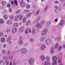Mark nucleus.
<instances>
[{
	"label": "nucleus",
	"mask_w": 65,
	"mask_h": 65,
	"mask_svg": "<svg viewBox=\"0 0 65 65\" xmlns=\"http://www.w3.org/2000/svg\"><path fill=\"white\" fill-rule=\"evenodd\" d=\"M52 59L54 62H53L52 65H57V57L56 56H54L53 57Z\"/></svg>",
	"instance_id": "f257e3e1"
},
{
	"label": "nucleus",
	"mask_w": 65,
	"mask_h": 65,
	"mask_svg": "<svg viewBox=\"0 0 65 65\" xmlns=\"http://www.w3.org/2000/svg\"><path fill=\"white\" fill-rule=\"evenodd\" d=\"M36 27H37L39 29L41 27V25L39 23H36L35 25Z\"/></svg>",
	"instance_id": "f03ea898"
},
{
	"label": "nucleus",
	"mask_w": 65,
	"mask_h": 65,
	"mask_svg": "<svg viewBox=\"0 0 65 65\" xmlns=\"http://www.w3.org/2000/svg\"><path fill=\"white\" fill-rule=\"evenodd\" d=\"M47 29H44V30L41 33V34L42 35H45L46 33V31H47Z\"/></svg>",
	"instance_id": "7ed1b4c3"
},
{
	"label": "nucleus",
	"mask_w": 65,
	"mask_h": 65,
	"mask_svg": "<svg viewBox=\"0 0 65 65\" xmlns=\"http://www.w3.org/2000/svg\"><path fill=\"white\" fill-rule=\"evenodd\" d=\"M20 4H21V6L22 7H24L25 6V4L24 3L23 0H21V2H20Z\"/></svg>",
	"instance_id": "20e7f679"
},
{
	"label": "nucleus",
	"mask_w": 65,
	"mask_h": 65,
	"mask_svg": "<svg viewBox=\"0 0 65 65\" xmlns=\"http://www.w3.org/2000/svg\"><path fill=\"white\" fill-rule=\"evenodd\" d=\"M17 31V29L16 27H14L12 30V32L13 33H15Z\"/></svg>",
	"instance_id": "39448f33"
},
{
	"label": "nucleus",
	"mask_w": 65,
	"mask_h": 65,
	"mask_svg": "<svg viewBox=\"0 0 65 65\" xmlns=\"http://www.w3.org/2000/svg\"><path fill=\"white\" fill-rule=\"evenodd\" d=\"M51 42V40L49 39H47L46 41V43L47 45L49 44Z\"/></svg>",
	"instance_id": "423d86ee"
},
{
	"label": "nucleus",
	"mask_w": 65,
	"mask_h": 65,
	"mask_svg": "<svg viewBox=\"0 0 65 65\" xmlns=\"http://www.w3.org/2000/svg\"><path fill=\"white\" fill-rule=\"evenodd\" d=\"M12 26L14 27H17L19 26V24L17 23H14L13 24Z\"/></svg>",
	"instance_id": "0eeeda50"
},
{
	"label": "nucleus",
	"mask_w": 65,
	"mask_h": 65,
	"mask_svg": "<svg viewBox=\"0 0 65 65\" xmlns=\"http://www.w3.org/2000/svg\"><path fill=\"white\" fill-rule=\"evenodd\" d=\"M24 29V27L23 26L21 27L19 29V32H23Z\"/></svg>",
	"instance_id": "6e6552de"
},
{
	"label": "nucleus",
	"mask_w": 65,
	"mask_h": 65,
	"mask_svg": "<svg viewBox=\"0 0 65 65\" xmlns=\"http://www.w3.org/2000/svg\"><path fill=\"white\" fill-rule=\"evenodd\" d=\"M34 60V59H30L29 60V63L31 65L32 64V62Z\"/></svg>",
	"instance_id": "1a4fd4ad"
},
{
	"label": "nucleus",
	"mask_w": 65,
	"mask_h": 65,
	"mask_svg": "<svg viewBox=\"0 0 65 65\" xmlns=\"http://www.w3.org/2000/svg\"><path fill=\"white\" fill-rule=\"evenodd\" d=\"M23 42L22 40H19L18 42V44L19 45H21L23 44Z\"/></svg>",
	"instance_id": "9d476101"
},
{
	"label": "nucleus",
	"mask_w": 65,
	"mask_h": 65,
	"mask_svg": "<svg viewBox=\"0 0 65 65\" xmlns=\"http://www.w3.org/2000/svg\"><path fill=\"white\" fill-rule=\"evenodd\" d=\"M19 20V17H18V15H17L14 18V20L15 21H18Z\"/></svg>",
	"instance_id": "9b49d317"
},
{
	"label": "nucleus",
	"mask_w": 65,
	"mask_h": 65,
	"mask_svg": "<svg viewBox=\"0 0 65 65\" xmlns=\"http://www.w3.org/2000/svg\"><path fill=\"white\" fill-rule=\"evenodd\" d=\"M18 17L19 18V19L20 20H21L23 18V16L21 14H19V15H17Z\"/></svg>",
	"instance_id": "f8f14e48"
},
{
	"label": "nucleus",
	"mask_w": 65,
	"mask_h": 65,
	"mask_svg": "<svg viewBox=\"0 0 65 65\" xmlns=\"http://www.w3.org/2000/svg\"><path fill=\"white\" fill-rule=\"evenodd\" d=\"M12 23V21L11 20H8L7 22V23L9 25H11Z\"/></svg>",
	"instance_id": "ddd939ff"
},
{
	"label": "nucleus",
	"mask_w": 65,
	"mask_h": 65,
	"mask_svg": "<svg viewBox=\"0 0 65 65\" xmlns=\"http://www.w3.org/2000/svg\"><path fill=\"white\" fill-rule=\"evenodd\" d=\"M22 52L23 54H25L26 53V52H27L26 49H25V48L23 49L22 50Z\"/></svg>",
	"instance_id": "4468645a"
},
{
	"label": "nucleus",
	"mask_w": 65,
	"mask_h": 65,
	"mask_svg": "<svg viewBox=\"0 0 65 65\" xmlns=\"http://www.w3.org/2000/svg\"><path fill=\"white\" fill-rule=\"evenodd\" d=\"M4 61L2 60H0V65H4Z\"/></svg>",
	"instance_id": "2eb2a0df"
},
{
	"label": "nucleus",
	"mask_w": 65,
	"mask_h": 65,
	"mask_svg": "<svg viewBox=\"0 0 65 65\" xmlns=\"http://www.w3.org/2000/svg\"><path fill=\"white\" fill-rule=\"evenodd\" d=\"M31 15V13H28L27 15H26V16L27 18H28L30 17Z\"/></svg>",
	"instance_id": "dca6fc26"
},
{
	"label": "nucleus",
	"mask_w": 65,
	"mask_h": 65,
	"mask_svg": "<svg viewBox=\"0 0 65 65\" xmlns=\"http://www.w3.org/2000/svg\"><path fill=\"white\" fill-rule=\"evenodd\" d=\"M45 47V45L43 44L41 46V50H43Z\"/></svg>",
	"instance_id": "f3484780"
},
{
	"label": "nucleus",
	"mask_w": 65,
	"mask_h": 65,
	"mask_svg": "<svg viewBox=\"0 0 65 65\" xmlns=\"http://www.w3.org/2000/svg\"><path fill=\"white\" fill-rule=\"evenodd\" d=\"M60 10L59 9H55V12L57 13H58L60 12Z\"/></svg>",
	"instance_id": "a211bd4d"
},
{
	"label": "nucleus",
	"mask_w": 65,
	"mask_h": 65,
	"mask_svg": "<svg viewBox=\"0 0 65 65\" xmlns=\"http://www.w3.org/2000/svg\"><path fill=\"white\" fill-rule=\"evenodd\" d=\"M5 38L3 37L1 38V41L3 43H4L5 42Z\"/></svg>",
	"instance_id": "6ab92c4d"
},
{
	"label": "nucleus",
	"mask_w": 65,
	"mask_h": 65,
	"mask_svg": "<svg viewBox=\"0 0 65 65\" xmlns=\"http://www.w3.org/2000/svg\"><path fill=\"white\" fill-rule=\"evenodd\" d=\"M51 63L50 62H48L46 61L44 64V65H51Z\"/></svg>",
	"instance_id": "aec40b11"
},
{
	"label": "nucleus",
	"mask_w": 65,
	"mask_h": 65,
	"mask_svg": "<svg viewBox=\"0 0 65 65\" xmlns=\"http://www.w3.org/2000/svg\"><path fill=\"white\" fill-rule=\"evenodd\" d=\"M32 33L34 35L36 34V30L35 29H33L32 30Z\"/></svg>",
	"instance_id": "412c9836"
},
{
	"label": "nucleus",
	"mask_w": 65,
	"mask_h": 65,
	"mask_svg": "<svg viewBox=\"0 0 65 65\" xmlns=\"http://www.w3.org/2000/svg\"><path fill=\"white\" fill-rule=\"evenodd\" d=\"M3 59L7 61L8 59V58L7 56H4Z\"/></svg>",
	"instance_id": "4be33fe9"
},
{
	"label": "nucleus",
	"mask_w": 65,
	"mask_h": 65,
	"mask_svg": "<svg viewBox=\"0 0 65 65\" xmlns=\"http://www.w3.org/2000/svg\"><path fill=\"white\" fill-rule=\"evenodd\" d=\"M29 28H27L25 30V33L26 34H28L29 32Z\"/></svg>",
	"instance_id": "5701e85b"
},
{
	"label": "nucleus",
	"mask_w": 65,
	"mask_h": 65,
	"mask_svg": "<svg viewBox=\"0 0 65 65\" xmlns=\"http://www.w3.org/2000/svg\"><path fill=\"white\" fill-rule=\"evenodd\" d=\"M30 24V21H28L26 22V26H28Z\"/></svg>",
	"instance_id": "b1692460"
},
{
	"label": "nucleus",
	"mask_w": 65,
	"mask_h": 65,
	"mask_svg": "<svg viewBox=\"0 0 65 65\" xmlns=\"http://www.w3.org/2000/svg\"><path fill=\"white\" fill-rule=\"evenodd\" d=\"M64 20H62L60 22V26H61V25H62L63 24H64Z\"/></svg>",
	"instance_id": "393cba45"
},
{
	"label": "nucleus",
	"mask_w": 65,
	"mask_h": 65,
	"mask_svg": "<svg viewBox=\"0 0 65 65\" xmlns=\"http://www.w3.org/2000/svg\"><path fill=\"white\" fill-rule=\"evenodd\" d=\"M8 16L7 15L5 14L4 15V19L6 20L8 19Z\"/></svg>",
	"instance_id": "a878e982"
},
{
	"label": "nucleus",
	"mask_w": 65,
	"mask_h": 65,
	"mask_svg": "<svg viewBox=\"0 0 65 65\" xmlns=\"http://www.w3.org/2000/svg\"><path fill=\"white\" fill-rule=\"evenodd\" d=\"M51 53H53L54 52V48H51Z\"/></svg>",
	"instance_id": "bb28decb"
},
{
	"label": "nucleus",
	"mask_w": 65,
	"mask_h": 65,
	"mask_svg": "<svg viewBox=\"0 0 65 65\" xmlns=\"http://www.w3.org/2000/svg\"><path fill=\"white\" fill-rule=\"evenodd\" d=\"M2 5L4 6H5L6 5V2L4 1H2Z\"/></svg>",
	"instance_id": "cd10ccee"
},
{
	"label": "nucleus",
	"mask_w": 65,
	"mask_h": 65,
	"mask_svg": "<svg viewBox=\"0 0 65 65\" xmlns=\"http://www.w3.org/2000/svg\"><path fill=\"white\" fill-rule=\"evenodd\" d=\"M9 18L10 20H12L14 18V16L12 15H11L9 17Z\"/></svg>",
	"instance_id": "c85d7f7f"
},
{
	"label": "nucleus",
	"mask_w": 65,
	"mask_h": 65,
	"mask_svg": "<svg viewBox=\"0 0 65 65\" xmlns=\"http://www.w3.org/2000/svg\"><path fill=\"white\" fill-rule=\"evenodd\" d=\"M2 19H0V23L3 24L4 22V21L3 20H2Z\"/></svg>",
	"instance_id": "c756f323"
},
{
	"label": "nucleus",
	"mask_w": 65,
	"mask_h": 65,
	"mask_svg": "<svg viewBox=\"0 0 65 65\" xmlns=\"http://www.w3.org/2000/svg\"><path fill=\"white\" fill-rule=\"evenodd\" d=\"M59 45L58 43H56L55 45V48H57L58 47Z\"/></svg>",
	"instance_id": "7c9ffc66"
},
{
	"label": "nucleus",
	"mask_w": 65,
	"mask_h": 65,
	"mask_svg": "<svg viewBox=\"0 0 65 65\" xmlns=\"http://www.w3.org/2000/svg\"><path fill=\"white\" fill-rule=\"evenodd\" d=\"M21 12V11L20 9H19L16 11V13L17 14H19Z\"/></svg>",
	"instance_id": "2f4dec72"
},
{
	"label": "nucleus",
	"mask_w": 65,
	"mask_h": 65,
	"mask_svg": "<svg viewBox=\"0 0 65 65\" xmlns=\"http://www.w3.org/2000/svg\"><path fill=\"white\" fill-rule=\"evenodd\" d=\"M46 59L47 60L49 61H50V58L49 57H46Z\"/></svg>",
	"instance_id": "473e14b6"
},
{
	"label": "nucleus",
	"mask_w": 65,
	"mask_h": 65,
	"mask_svg": "<svg viewBox=\"0 0 65 65\" xmlns=\"http://www.w3.org/2000/svg\"><path fill=\"white\" fill-rule=\"evenodd\" d=\"M14 2L15 5L17 6H18V1L17 0H14Z\"/></svg>",
	"instance_id": "72a5a7b5"
},
{
	"label": "nucleus",
	"mask_w": 65,
	"mask_h": 65,
	"mask_svg": "<svg viewBox=\"0 0 65 65\" xmlns=\"http://www.w3.org/2000/svg\"><path fill=\"white\" fill-rule=\"evenodd\" d=\"M62 48V47L61 46H60L59 47L58 49V51H60Z\"/></svg>",
	"instance_id": "f704fd0d"
},
{
	"label": "nucleus",
	"mask_w": 65,
	"mask_h": 65,
	"mask_svg": "<svg viewBox=\"0 0 65 65\" xmlns=\"http://www.w3.org/2000/svg\"><path fill=\"white\" fill-rule=\"evenodd\" d=\"M11 39V38L10 37H8V38L7 39V41H9Z\"/></svg>",
	"instance_id": "c9c22d12"
},
{
	"label": "nucleus",
	"mask_w": 65,
	"mask_h": 65,
	"mask_svg": "<svg viewBox=\"0 0 65 65\" xmlns=\"http://www.w3.org/2000/svg\"><path fill=\"white\" fill-rule=\"evenodd\" d=\"M45 23V21L44 20H42L41 23V25H43V24H44Z\"/></svg>",
	"instance_id": "e433bc0d"
},
{
	"label": "nucleus",
	"mask_w": 65,
	"mask_h": 65,
	"mask_svg": "<svg viewBox=\"0 0 65 65\" xmlns=\"http://www.w3.org/2000/svg\"><path fill=\"white\" fill-rule=\"evenodd\" d=\"M41 59H42V60H45V57L43 56H42L41 57Z\"/></svg>",
	"instance_id": "4c0bfd02"
},
{
	"label": "nucleus",
	"mask_w": 65,
	"mask_h": 65,
	"mask_svg": "<svg viewBox=\"0 0 65 65\" xmlns=\"http://www.w3.org/2000/svg\"><path fill=\"white\" fill-rule=\"evenodd\" d=\"M8 58L9 60H11L13 59V57L12 56H10L8 57Z\"/></svg>",
	"instance_id": "58836bf2"
},
{
	"label": "nucleus",
	"mask_w": 65,
	"mask_h": 65,
	"mask_svg": "<svg viewBox=\"0 0 65 65\" xmlns=\"http://www.w3.org/2000/svg\"><path fill=\"white\" fill-rule=\"evenodd\" d=\"M26 18H24L23 20L22 21L23 23H24L26 22Z\"/></svg>",
	"instance_id": "ea45409f"
},
{
	"label": "nucleus",
	"mask_w": 65,
	"mask_h": 65,
	"mask_svg": "<svg viewBox=\"0 0 65 65\" xmlns=\"http://www.w3.org/2000/svg\"><path fill=\"white\" fill-rule=\"evenodd\" d=\"M4 36V34L3 32H0V36L1 37H3Z\"/></svg>",
	"instance_id": "a19ab883"
},
{
	"label": "nucleus",
	"mask_w": 65,
	"mask_h": 65,
	"mask_svg": "<svg viewBox=\"0 0 65 65\" xmlns=\"http://www.w3.org/2000/svg\"><path fill=\"white\" fill-rule=\"evenodd\" d=\"M26 7L27 9H29L30 7V6L29 4H27L26 6Z\"/></svg>",
	"instance_id": "79ce46f5"
},
{
	"label": "nucleus",
	"mask_w": 65,
	"mask_h": 65,
	"mask_svg": "<svg viewBox=\"0 0 65 65\" xmlns=\"http://www.w3.org/2000/svg\"><path fill=\"white\" fill-rule=\"evenodd\" d=\"M10 30V28H8L6 30V32H9Z\"/></svg>",
	"instance_id": "37998d69"
},
{
	"label": "nucleus",
	"mask_w": 65,
	"mask_h": 65,
	"mask_svg": "<svg viewBox=\"0 0 65 65\" xmlns=\"http://www.w3.org/2000/svg\"><path fill=\"white\" fill-rule=\"evenodd\" d=\"M3 54H6V52L5 50H3L2 52Z\"/></svg>",
	"instance_id": "c03bdc74"
},
{
	"label": "nucleus",
	"mask_w": 65,
	"mask_h": 65,
	"mask_svg": "<svg viewBox=\"0 0 65 65\" xmlns=\"http://www.w3.org/2000/svg\"><path fill=\"white\" fill-rule=\"evenodd\" d=\"M58 62L59 63H62V62L60 59L59 58V59Z\"/></svg>",
	"instance_id": "a18cd8bd"
},
{
	"label": "nucleus",
	"mask_w": 65,
	"mask_h": 65,
	"mask_svg": "<svg viewBox=\"0 0 65 65\" xmlns=\"http://www.w3.org/2000/svg\"><path fill=\"white\" fill-rule=\"evenodd\" d=\"M9 12H11L12 11V9L11 8L9 9Z\"/></svg>",
	"instance_id": "49530a36"
},
{
	"label": "nucleus",
	"mask_w": 65,
	"mask_h": 65,
	"mask_svg": "<svg viewBox=\"0 0 65 65\" xmlns=\"http://www.w3.org/2000/svg\"><path fill=\"white\" fill-rule=\"evenodd\" d=\"M51 22L50 21H49L48 22H47L46 23V24L47 25H50L51 24Z\"/></svg>",
	"instance_id": "de8ad7c7"
},
{
	"label": "nucleus",
	"mask_w": 65,
	"mask_h": 65,
	"mask_svg": "<svg viewBox=\"0 0 65 65\" xmlns=\"http://www.w3.org/2000/svg\"><path fill=\"white\" fill-rule=\"evenodd\" d=\"M38 21V20L37 19L35 20L33 22V23H34L37 22Z\"/></svg>",
	"instance_id": "09e8293b"
},
{
	"label": "nucleus",
	"mask_w": 65,
	"mask_h": 65,
	"mask_svg": "<svg viewBox=\"0 0 65 65\" xmlns=\"http://www.w3.org/2000/svg\"><path fill=\"white\" fill-rule=\"evenodd\" d=\"M30 42H32L34 41V40L32 38H31L30 39Z\"/></svg>",
	"instance_id": "8fccbe9b"
},
{
	"label": "nucleus",
	"mask_w": 65,
	"mask_h": 65,
	"mask_svg": "<svg viewBox=\"0 0 65 65\" xmlns=\"http://www.w3.org/2000/svg\"><path fill=\"white\" fill-rule=\"evenodd\" d=\"M41 19V17H38V18L37 19V20L38 21H39L40 20V19Z\"/></svg>",
	"instance_id": "3c124183"
},
{
	"label": "nucleus",
	"mask_w": 65,
	"mask_h": 65,
	"mask_svg": "<svg viewBox=\"0 0 65 65\" xmlns=\"http://www.w3.org/2000/svg\"><path fill=\"white\" fill-rule=\"evenodd\" d=\"M44 39V37H42L41 39V41H43Z\"/></svg>",
	"instance_id": "603ef678"
},
{
	"label": "nucleus",
	"mask_w": 65,
	"mask_h": 65,
	"mask_svg": "<svg viewBox=\"0 0 65 65\" xmlns=\"http://www.w3.org/2000/svg\"><path fill=\"white\" fill-rule=\"evenodd\" d=\"M10 3L12 5H14V2H12V1L10 2Z\"/></svg>",
	"instance_id": "864d4df0"
},
{
	"label": "nucleus",
	"mask_w": 65,
	"mask_h": 65,
	"mask_svg": "<svg viewBox=\"0 0 65 65\" xmlns=\"http://www.w3.org/2000/svg\"><path fill=\"white\" fill-rule=\"evenodd\" d=\"M6 64L7 65H8L9 64V61H7L6 62Z\"/></svg>",
	"instance_id": "5fc2aeb1"
},
{
	"label": "nucleus",
	"mask_w": 65,
	"mask_h": 65,
	"mask_svg": "<svg viewBox=\"0 0 65 65\" xmlns=\"http://www.w3.org/2000/svg\"><path fill=\"white\" fill-rule=\"evenodd\" d=\"M29 12V11L28 10H24V12H25V13H27Z\"/></svg>",
	"instance_id": "6e6d98bb"
},
{
	"label": "nucleus",
	"mask_w": 65,
	"mask_h": 65,
	"mask_svg": "<svg viewBox=\"0 0 65 65\" xmlns=\"http://www.w3.org/2000/svg\"><path fill=\"white\" fill-rule=\"evenodd\" d=\"M7 7H10V4H7Z\"/></svg>",
	"instance_id": "4d7b16f0"
},
{
	"label": "nucleus",
	"mask_w": 65,
	"mask_h": 65,
	"mask_svg": "<svg viewBox=\"0 0 65 65\" xmlns=\"http://www.w3.org/2000/svg\"><path fill=\"white\" fill-rule=\"evenodd\" d=\"M48 8V7L47 6L46 7H45V9H44V10L45 11H47V9Z\"/></svg>",
	"instance_id": "13d9d810"
},
{
	"label": "nucleus",
	"mask_w": 65,
	"mask_h": 65,
	"mask_svg": "<svg viewBox=\"0 0 65 65\" xmlns=\"http://www.w3.org/2000/svg\"><path fill=\"white\" fill-rule=\"evenodd\" d=\"M55 3L56 4H58L59 3V2L57 1H55Z\"/></svg>",
	"instance_id": "bf43d9fd"
},
{
	"label": "nucleus",
	"mask_w": 65,
	"mask_h": 65,
	"mask_svg": "<svg viewBox=\"0 0 65 65\" xmlns=\"http://www.w3.org/2000/svg\"><path fill=\"white\" fill-rule=\"evenodd\" d=\"M39 12H40V10H39L38 11L36 12V14H38L39 13Z\"/></svg>",
	"instance_id": "052dcab7"
},
{
	"label": "nucleus",
	"mask_w": 65,
	"mask_h": 65,
	"mask_svg": "<svg viewBox=\"0 0 65 65\" xmlns=\"http://www.w3.org/2000/svg\"><path fill=\"white\" fill-rule=\"evenodd\" d=\"M19 26H21V25H22V23L21 22H20L19 23Z\"/></svg>",
	"instance_id": "680f3d73"
},
{
	"label": "nucleus",
	"mask_w": 65,
	"mask_h": 65,
	"mask_svg": "<svg viewBox=\"0 0 65 65\" xmlns=\"http://www.w3.org/2000/svg\"><path fill=\"white\" fill-rule=\"evenodd\" d=\"M20 39L21 40H22L23 39V37H20Z\"/></svg>",
	"instance_id": "e2e57ef3"
},
{
	"label": "nucleus",
	"mask_w": 65,
	"mask_h": 65,
	"mask_svg": "<svg viewBox=\"0 0 65 65\" xmlns=\"http://www.w3.org/2000/svg\"><path fill=\"white\" fill-rule=\"evenodd\" d=\"M29 33H31V29H29Z\"/></svg>",
	"instance_id": "0e129e2a"
},
{
	"label": "nucleus",
	"mask_w": 65,
	"mask_h": 65,
	"mask_svg": "<svg viewBox=\"0 0 65 65\" xmlns=\"http://www.w3.org/2000/svg\"><path fill=\"white\" fill-rule=\"evenodd\" d=\"M6 44H4V47L5 48L6 47Z\"/></svg>",
	"instance_id": "69168bd1"
},
{
	"label": "nucleus",
	"mask_w": 65,
	"mask_h": 65,
	"mask_svg": "<svg viewBox=\"0 0 65 65\" xmlns=\"http://www.w3.org/2000/svg\"><path fill=\"white\" fill-rule=\"evenodd\" d=\"M10 53V51H8V52H7V55H9Z\"/></svg>",
	"instance_id": "338daca9"
},
{
	"label": "nucleus",
	"mask_w": 65,
	"mask_h": 65,
	"mask_svg": "<svg viewBox=\"0 0 65 65\" xmlns=\"http://www.w3.org/2000/svg\"><path fill=\"white\" fill-rule=\"evenodd\" d=\"M16 63L15 62H13L12 64V65H16Z\"/></svg>",
	"instance_id": "774afa93"
}]
</instances>
